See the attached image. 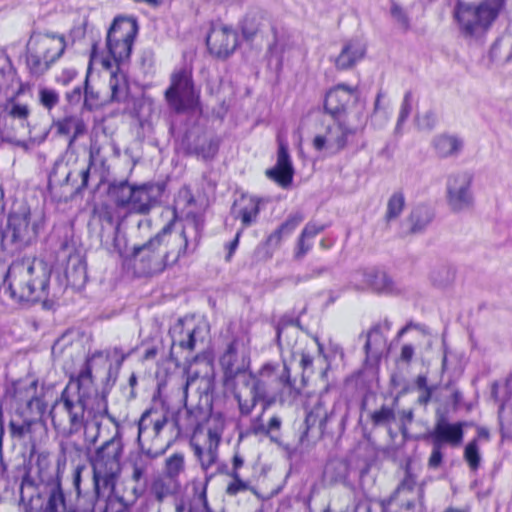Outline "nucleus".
Listing matches in <instances>:
<instances>
[{
  "label": "nucleus",
  "instance_id": "nucleus-1",
  "mask_svg": "<svg viewBox=\"0 0 512 512\" xmlns=\"http://www.w3.org/2000/svg\"><path fill=\"white\" fill-rule=\"evenodd\" d=\"M180 223L179 230L174 228L173 222H169L146 242L132 247L126 261L132 267L134 275H159L167 267L177 264L181 258L197 250L204 229L203 214L188 212Z\"/></svg>",
  "mask_w": 512,
  "mask_h": 512
},
{
  "label": "nucleus",
  "instance_id": "nucleus-2",
  "mask_svg": "<svg viewBox=\"0 0 512 512\" xmlns=\"http://www.w3.org/2000/svg\"><path fill=\"white\" fill-rule=\"evenodd\" d=\"M95 377L88 370L81 368L76 377L70 378L60 399L52 406V423L60 433L71 435L84 427L88 400L94 395L98 397L94 384Z\"/></svg>",
  "mask_w": 512,
  "mask_h": 512
},
{
  "label": "nucleus",
  "instance_id": "nucleus-3",
  "mask_svg": "<svg viewBox=\"0 0 512 512\" xmlns=\"http://www.w3.org/2000/svg\"><path fill=\"white\" fill-rule=\"evenodd\" d=\"M50 276L51 269L43 260L17 259L8 267L3 289L17 303H36L47 298Z\"/></svg>",
  "mask_w": 512,
  "mask_h": 512
},
{
  "label": "nucleus",
  "instance_id": "nucleus-4",
  "mask_svg": "<svg viewBox=\"0 0 512 512\" xmlns=\"http://www.w3.org/2000/svg\"><path fill=\"white\" fill-rule=\"evenodd\" d=\"M122 454V438L117 432L96 448L89 457L93 472L95 501L102 493L114 491L121 473Z\"/></svg>",
  "mask_w": 512,
  "mask_h": 512
},
{
  "label": "nucleus",
  "instance_id": "nucleus-5",
  "mask_svg": "<svg viewBox=\"0 0 512 512\" xmlns=\"http://www.w3.org/2000/svg\"><path fill=\"white\" fill-rule=\"evenodd\" d=\"M504 0H482L479 3L458 1L453 16L464 38H479L496 20Z\"/></svg>",
  "mask_w": 512,
  "mask_h": 512
},
{
  "label": "nucleus",
  "instance_id": "nucleus-6",
  "mask_svg": "<svg viewBox=\"0 0 512 512\" xmlns=\"http://www.w3.org/2000/svg\"><path fill=\"white\" fill-rule=\"evenodd\" d=\"M66 42L57 33L33 32L26 44V64L31 75L40 77L63 55Z\"/></svg>",
  "mask_w": 512,
  "mask_h": 512
},
{
  "label": "nucleus",
  "instance_id": "nucleus-7",
  "mask_svg": "<svg viewBox=\"0 0 512 512\" xmlns=\"http://www.w3.org/2000/svg\"><path fill=\"white\" fill-rule=\"evenodd\" d=\"M424 489L407 469L394 493L381 503L382 512H417L423 507Z\"/></svg>",
  "mask_w": 512,
  "mask_h": 512
},
{
  "label": "nucleus",
  "instance_id": "nucleus-8",
  "mask_svg": "<svg viewBox=\"0 0 512 512\" xmlns=\"http://www.w3.org/2000/svg\"><path fill=\"white\" fill-rule=\"evenodd\" d=\"M225 430V420L221 416L211 419L205 435L196 434L190 440V447L201 468L207 471L218 459V448Z\"/></svg>",
  "mask_w": 512,
  "mask_h": 512
},
{
  "label": "nucleus",
  "instance_id": "nucleus-9",
  "mask_svg": "<svg viewBox=\"0 0 512 512\" xmlns=\"http://www.w3.org/2000/svg\"><path fill=\"white\" fill-rule=\"evenodd\" d=\"M165 98L176 113H184L197 107L199 96L194 89L190 71L180 69L171 75V84L165 92Z\"/></svg>",
  "mask_w": 512,
  "mask_h": 512
},
{
  "label": "nucleus",
  "instance_id": "nucleus-10",
  "mask_svg": "<svg viewBox=\"0 0 512 512\" xmlns=\"http://www.w3.org/2000/svg\"><path fill=\"white\" fill-rule=\"evenodd\" d=\"M138 33L137 21L128 17H117L107 34V48L116 63L130 57L134 39Z\"/></svg>",
  "mask_w": 512,
  "mask_h": 512
},
{
  "label": "nucleus",
  "instance_id": "nucleus-11",
  "mask_svg": "<svg viewBox=\"0 0 512 512\" xmlns=\"http://www.w3.org/2000/svg\"><path fill=\"white\" fill-rule=\"evenodd\" d=\"M334 119L326 126L323 134L313 139V147L326 155H336L347 148L359 132L358 127L348 125L344 119Z\"/></svg>",
  "mask_w": 512,
  "mask_h": 512
},
{
  "label": "nucleus",
  "instance_id": "nucleus-12",
  "mask_svg": "<svg viewBox=\"0 0 512 512\" xmlns=\"http://www.w3.org/2000/svg\"><path fill=\"white\" fill-rule=\"evenodd\" d=\"M473 179V174L468 171L454 172L447 177L445 198L452 212L461 213L473 209L475 204Z\"/></svg>",
  "mask_w": 512,
  "mask_h": 512
},
{
  "label": "nucleus",
  "instance_id": "nucleus-13",
  "mask_svg": "<svg viewBox=\"0 0 512 512\" xmlns=\"http://www.w3.org/2000/svg\"><path fill=\"white\" fill-rule=\"evenodd\" d=\"M39 227V220L32 217L27 207H22L19 211L10 213L3 240L17 248L26 247L36 240Z\"/></svg>",
  "mask_w": 512,
  "mask_h": 512
},
{
  "label": "nucleus",
  "instance_id": "nucleus-14",
  "mask_svg": "<svg viewBox=\"0 0 512 512\" xmlns=\"http://www.w3.org/2000/svg\"><path fill=\"white\" fill-rule=\"evenodd\" d=\"M306 417L303 422L304 430L301 433L300 441L309 436L310 433L316 437H322L325 433L328 422L334 416V404H331L326 395H316L309 399L306 407Z\"/></svg>",
  "mask_w": 512,
  "mask_h": 512
},
{
  "label": "nucleus",
  "instance_id": "nucleus-15",
  "mask_svg": "<svg viewBox=\"0 0 512 512\" xmlns=\"http://www.w3.org/2000/svg\"><path fill=\"white\" fill-rule=\"evenodd\" d=\"M172 345L170 350V359L178 365L179 352L185 351L191 353L195 350L198 343H203L205 339V330L199 325H195L192 320L179 319L169 331Z\"/></svg>",
  "mask_w": 512,
  "mask_h": 512
},
{
  "label": "nucleus",
  "instance_id": "nucleus-16",
  "mask_svg": "<svg viewBox=\"0 0 512 512\" xmlns=\"http://www.w3.org/2000/svg\"><path fill=\"white\" fill-rule=\"evenodd\" d=\"M280 365L267 363L260 372L259 377L253 374L240 375L239 383L250 389V393L258 396L262 401H265L268 395V381L277 380L283 386H292L290 378V370L283 364L281 373H279Z\"/></svg>",
  "mask_w": 512,
  "mask_h": 512
},
{
  "label": "nucleus",
  "instance_id": "nucleus-17",
  "mask_svg": "<svg viewBox=\"0 0 512 512\" xmlns=\"http://www.w3.org/2000/svg\"><path fill=\"white\" fill-rule=\"evenodd\" d=\"M358 98L359 94L356 88L338 84L327 92L324 109L333 118L342 119L347 110L357 103Z\"/></svg>",
  "mask_w": 512,
  "mask_h": 512
},
{
  "label": "nucleus",
  "instance_id": "nucleus-18",
  "mask_svg": "<svg viewBox=\"0 0 512 512\" xmlns=\"http://www.w3.org/2000/svg\"><path fill=\"white\" fill-rule=\"evenodd\" d=\"M206 43L211 54L219 58H226L238 46V35L231 27L218 24L211 28Z\"/></svg>",
  "mask_w": 512,
  "mask_h": 512
},
{
  "label": "nucleus",
  "instance_id": "nucleus-19",
  "mask_svg": "<svg viewBox=\"0 0 512 512\" xmlns=\"http://www.w3.org/2000/svg\"><path fill=\"white\" fill-rule=\"evenodd\" d=\"M463 435L462 423H450L444 416H440L427 437L431 440V443L457 447L462 443Z\"/></svg>",
  "mask_w": 512,
  "mask_h": 512
},
{
  "label": "nucleus",
  "instance_id": "nucleus-20",
  "mask_svg": "<svg viewBox=\"0 0 512 512\" xmlns=\"http://www.w3.org/2000/svg\"><path fill=\"white\" fill-rule=\"evenodd\" d=\"M220 364L224 370L226 381L234 378L239 381L240 375L246 374L245 351L238 339H234L227 346L226 351L220 358Z\"/></svg>",
  "mask_w": 512,
  "mask_h": 512
},
{
  "label": "nucleus",
  "instance_id": "nucleus-21",
  "mask_svg": "<svg viewBox=\"0 0 512 512\" xmlns=\"http://www.w3.org/2000/svg\"><path fill=\"white\" fill-rule=\"evenodd\" d=\"M266 176L282 188H288L293 180L294 168L289 155L288 146L279 140L277 161L274 167L267 169Z\"/></svg>",
  "mask_w": 512,
  "mask_h": 512
},
{
  "label": "nucleus",
  "instance_id": "nucleus-22",
  "mask_svg": "<svg viewBox=\"0 0 512 512\" xmlns=\"http://www.w3.org/2000/svg\"><path fill=\"white\" fill-rule=\"evenodd\" d=\"M52 127L56 130L57 135L68 138L67 146L69 149L88 131L87 124L79 114H67L53 120Z\"/></svg>",
  "mask_w": 512,
  "mask_h": 512
},
{
  "label": "nucleus",
  "instance_id": "nucleus-23",
  "mask_svg": "<svg viewBox=\"0 0 512 512\" xmlns=\"http://www.w3.org/2000/svg\"><path fill=\"white\" fill-rule=\"evenodd\" d=\"M139 448V452L133 455L130 460L131 479L137 483L146 477L151 461L160 457L166 451V448L153 449L145 444H139Z\"/></svg>",
  "mask_w": 512,
  "mask_h": 512
},
{
  "label": "nucleus",
  "instance_id": "nucleus-24",
  "mask_svg": "<svg viewBox=\"0 0 512 512\" xmlns=\"http://www.w3.org/2000/svg\"><path fill=\"white\" fill-rule=\"evenodd\" d=\"M366 53V45L360 39L347 41L340 54L335 58V66L339 70H348L360 61Z\"/></svg>",
  "mask_w": 512,
  "mask_h": 512
},
{
  "label": "nucleus",
  "instance_id": "nucleus-25",
  "mask_svg": "<svg viewBox=\"0 0 512 512\" xmlns=\"http://www.w3.org/2000/svg\"><path fill=\"white\" fill-rule=\"evenodd\" d=\"M46 501L43 512H70L71 510H82L80 502L83 500L87 503L88 497L79 498L78 508L68 507L65 493L59 482H54L46 488Z\"/></svg>",
  "mask_w": 512,
  "mask_h": 512
},
{
  "label": "nucleus",
  "instance_id": "nucleus-26",
  "mask_svg": "<svg viewBox=\"0 0 512 512\" xmlns=\"http://www.w3.org/2000/svg\"><path fill=\"white\" fill-rule=\"evenodd\" d=\"M269 24L270 20L265 11L251 9L246 13L241 22L242 35L246 40H253Z\"/></svg>",
  "mask_w": 512,
  "mask_h": 512
},
{
  "label": "nucleus",
  "instance_id": "nucleus-27",
  "mask_svg": "<svg viewBox=\"0 0 512 512\" xmlns=\"http://www.w3.org/2000/svg\"><path fill=\"white\" fill-rule=\"evenodd\" d=\"M48 133V130H44L41 135L33 136L29 126H27V130H20L17 122H13V124H6L4 127L0 125V136L3 141L10 142L25 149L27 148V144L22 137L26 134L30 135V139L33 142L41 143L47 138Z\"/></svg>",
  "mask_w": 512,
  "mask_h": 512
},
{
  "label": "nucleus",
  "instance_id": "nucleus-28",
  "mask_svg": "<svg viewBox=\"0 0 512 512\" xmlns=\"http://www.w3.org/2000/svg\"><path fill=\"white\" fill-rule=\"evenodd\" d=\"M155 187L150 184L135 186L129 210L139 214L148 213L157 203Z\"/></svg>",
  "mask_w": 512,
  "mask_h": 512
},
{
  "label": "nucleus",
  "instance_id": "nucleus-29",
  "mask_svg": "<svg viewBox=\"0 0 512 512\" xmlns=\"http://www.w3.org/2000/svg\"><path fill=\"white\" fill-rule=\"evenodd\" d=\"M209 478L204 483H195L193 486L194 498L189 507L183 500L176 503L175 512H213L207 500V485Z\"/></svg>",
  "mask_w": 512,
  "mask_h": 512
},
{
  "label": "nucleus",
  "instance_id": "nucleus-30",
  "mask_svg": "<svg viewBox=\"0 0 512 512\" xmlns=\"http://www.w3.org/2000/svg\"><path fill=\"white\" fill-rule=\"evenodd\" d=\"M433 147L441 158L457 156L463 149V140L457 135L440 134L433 139Z\"/></svg>",
  "mask_w": 512,
  "mask_h": 512
},
{
  "label": "nucleus",
  "instance_id": "nucleus-31",
  "mask_svg": "<svg viewBox=\"0 0 512 512\" xmlns=\"http://www.w3.org/2000/svg\"><path fill=\"white\" fill-rule=\"evenodd\" d=\"M29 115L28 105L13 102L0 113V125L4 127L6 124L17 122L20 130H27Z\"/></svg>",
  "mask_w": 512,
  "mask_h": 512
},
{
  "label": "nucleus",
  "instance_id": "nucleus-32",
  "mask_svg": "<svg viewBox=\"0 0 512 512\" xmlns=\"http://www.w3.org/2000/svg\"><path fill=\"white\" fill-rule=\"evenodd\" d=\"M387 348L386 337L380 325L373 326L367 333L364 349L368 359L378 360Z\"/></svg>",
  "mask_w": 512,
  "mask_h": 512
},
{
  "label": "nucleus",
  "instance_id": "nucleus-33",
  "mask_svg": "<svg viewBox=\"0 0 512 512\" xmlns=\"http://www.w3.org/2000/svg\"><path fill=\"white\" fill-rule=\"evenodd\" d=\"M111 351L97 350L86 358L83 369L88 370L94 376L104 374L106 377L109 376L111 370Z\"/></svg>",
  "mask_w": 512,
  "mask_h": 512
},
{
  "label": "nucleus",
  "instance_id": "nucleus-34",
  "mask_svg": "<svg viewBox=\"0 0 512 512\" xmlns=\"http://www.w3.org/2000/svg\"><path fill=\"white\" fill-rule=\"evenodd\" d=\"M303 219V215L299 212L290 214L285 222H283L273 233L268 236L266 244L269 247L277 248L280 245L281 240L284 237L291 235L297 226L303 221Z\"/></svg>",
  "mask_w": 512,
  "mask_h": 512
},
{
  "label": "nucleus",
  "instance_id": "nucleus-35",
  "mask_svg": "<svg viewBox=\"0 0 512 512\" xmlns=\"http://www.w3.org/2000/svg\"><path fill=\"white\" fill-rule=\"evenodd\" d=\"M179 489L177 480L158 477L152 481L149 493L158 503H162L168 497L178 494Z\"/></svg>",
  "mask_w": 512,
  "mask_h": 512
},
{
  "label": "nucleus",
  "instance_id": "nucleus-36",
  "mask_svg": "<svg viewBox=\"0 0 512 512\" xmlns=\"http://www.w3.org/2000/svg\"><path fill=\"white\" fill-rule=\"evenodd\" d=\"M349 475V463L344 459H330L324 468V479L330 485L345 483Z\"/></svg>",
  "mask_w": 512,
  "mask_h": 512
},
{
  "label": "nucleus",
  "instance_id": "nucleus-37",
  "mask_svg": "<svg viewBox=\"0 0 512 512\" xmlns=\"http://www.w3.org/2000/svg\"><path fill=\"white\" fill-rule=\"evenodd\" d=\"M37 386L35 382L30 383L25 388V398H21L25 405L20 410L21 414L28 413L32 418L41 417L45 411V405L39 397L36 396Z\"/></svg>",
  "mask_w": 512,
  "mask_h": 512
},
{
  "label": "nucleus",
  "instance_id": "nucleus-38",
  "mask_svg": "<svg viewBox=\"0 0 512 512\" xmlns=\"http://www.w3.org/2000/svg\"><path fill=\"white\" fill-rule=\"evenodd\" d=\"M135 186L127 181L110 184L108 193L118 207L130 208Z\"/></svg>",
  "mask_w": 512,
  "mask_h": 512
},
{
  "label": "nucleus",
  "instance_id": "nucleus-39",
  "mask_svg": "<svg viewBox=\"0 0 512 512\" xmlns=\"http://www.w3.org/2000/svg\"><path fill=\"white\" fill-rule=\"evenodd\" d=\"M219 149V139L216 137H198L197 142L189 148L190 154L205 161L212 160Z\"/></svg>",
  "mask_w": 512,
  "mask_h": 512
},
{
  "label": "nucleus",
  "instance_id": "nucleus-40",
  "mask_svg": "<svg viewBox=\"0 0 512 512\" xmlns=\"http://www.w3.org/2000/svg\"><path fill=\"white\" fill-rule=\"evenodd\" d=\"M234 398L238 403V408L241 416H249L256 404L262 401L258 396L251 394L250 389L243 386L238 382L234 389Z\"/></svg>",
  "mask_w": 512,
  "mask_h": 512
},
{
  "label": "nucleus",
  "instance_id": "nucleus-41",
  "mask_svg": "<svg viewBox=\"0 0 512 512\" xmlns=\"http://www.w3.org/2000/svg\"><path fill=\"white\" fill-rule=\"evenodd\" d=\"M49 183L60 186L67 184H71L72 186L76 185L74 171L68 167V163L63 158H59L55 161L49 174Z\"/></svg>",
  "mask_w": 512,
  "mask_h": 512
},
{
  "label": "nucleus",
  "instance_id": "nucleus-42",
  "mask_svg": "<svg viewBox=\"0 0 512 512\" xmlns=\"http://www.w3.org/2000/svg\"><path fill=\"white\" fill-rule=\"evenodd\" d=\"M433 219V213L431 209L426 205H418L416 206L410 216V232L411 233H421L426 227L431 223Z\"/></svg>",
  "mask_w": 512,
  "mask_h": 512
},
{
  "label": "nucleus",
  "instance_id": "nucleus-43",
  "mask_svg": "<svg viewBox=\"0 0 512 512\" xmlns=\"http://www.w3.org/2000/svg\"><path fill=\"white\" fill-rule=\"evenodd\" d=\"M184 401L183 408L179 409L173 416V423L178 433L187 432L198 425V418L195 411L187 406Z\"/></svg>",
  "mask_w": 512,
  "mask_h": 512
},
{
  "label": "nucleus",
  "instance_id": "nucleus-44",
  "mask_svg": "<svg viewBox=\"0 0 512 512\" xmlns=\"http://www.w3.org/2000/svg\"><path fill=\"white\" fill-rule=\"evenodd\" d=\"M241 207L235 209L234 213L236 218H239L243 226H250L259 214V202L255 198H242Z\"/></svg>",
  "mask_w": 512,
  "mask_h": 512
},
{
  "label": "nucleus",
  "instance_id": "nucleus-45",
  "mask_svg": "<svg viewBox=\"0 0 512 512\" xmlns=\"http://www.w3.org/2000/svg\"><path fill=\"white\" fill-rule=\"evenodd\" d=\"M429 278L434 286L446 287L454 281L455 270L447 263H439L431 268Z\"/></svg>",
  "mask_w": 512,
  "mask_h": 512
},
{
  "label": "nucleus",
  "instance_id": "nucleus-46",
  "mask_svg": "<svg viewBox=\"0 0 512 512\" xmlns=\"http://www.w3.org/2000/svg\"><path fill=\"white\" fill-rule=\"evenodd\" d=\"M111 100L116 102L125 101L128 96V84L125 75L119 71L112 72L109 80Z\"/></svg>",
  "mask_w": 512,
  "mask_h": 512
},
{
  "label": "nucleus",
  "instance_id": "nucleus-47",
  "mask_svg": "<svg viewBox=\"0 0 512 512\" xmlns=\"http://www.w3.org/2000/svg\"><path fill=\"white\" fill-rule=\"evenodd\" d=\"M281 424H282L281 418L278 417L277 415H274L270 418L268 424L265 425V424H263L262 416L260 415L256 418L252 419L250 427L247 431V434L268 435L274 431H279L281 428Z\"/></svg>",
  "mask_w": 512,
  "mask_h": 512
},
{
  "label": "nucleus",
  "instance_id": "nucleus-48",
  "mask_svg": "<svg viewBox=\"0 0 512 512\" xmlns=\"http://www.w3.org/2000/svg\"><path fill=\"white\" fill-rule=\"evenodd\" d=\"M185 471V459L183 453L176 452L165 460L164 477L177 480L178 476Z\"/></svg>",
  "mask_w": 512,
  "mask_h": 512
},
{
  "label": "nucleus",
  "instance_id": "nucleus-49",
  "mask_svg": "<svg viewBox=\"0 0 512 512\" xmlns=\"http://www.w3.org/2000/svg\"><path fill=\"white\" fill-rule=\"evenodd\" d=\"M368 289H372L378 293H388L393 291L394 283L385 272L374 268L371 274Z\"/></svg>",
  "mask_w": 512,
  "mask_h": 512
},
{
  "label": "nucleus",
  "instance_id": "nucleus-50",
  "mask_svg": "<svg viewBox=\"0 0 512 512\" xmlns=\"http://www.w3.org/2000/svg\"><path fill=\"white\" fill-rule=\"evenodd\" d=\"M158 409L150 408L143 412L141 415L139 422H138V436H137V442L138 444H145L143 442V437L145 434H147L150 430L153 431L154 427V421L158 414Z\"/></svg>",
  "mask_w": 512,
  "mask_h": 512
},
{
  "label": "nucleus",
  "instance_id": "nucleus-51",
  "mask_svg": "<svg viewBox=\"0 0 512 512\" xmlns=\"http://www.w3.org/2000/svg\"><path fill=\"white\" fill-rule=\"evenodd\" d=\"M405 206V198L402 192H395L391 195L387 203L385 219L387 222L400 216Z\"/></svg>",
  "mask_w": 512,
  "mask_h": 512
},
{
  "label": "nucleus",
  "instance_id": "nucleus-52",
  "mask_svg": "<svg viewBox=\"0 0 512 512\" xmlns=\"http://www.w3.org/2000/svg\"><path fill=\"white\" fill-rule=\"evenodd\" d=\"M228 476L231 477V481L228 483L226 487V494L229 496H236L240 492H244L247 490L252 491L256 494L255 489L250 485L249 481L243 480L240 476V473L236 472H228Z\"/></svg>",
  "mask_w": 512,
  "mask_h": 512
},
{
  "label": "nucleus",
  "instance_id": "nucleus-53",
  "mask_svg": "<svg viewBox=\"0 0 512 512\" xmlns=\"http://www.w3.org/2000/svg\"><path fill=\"white\" fill-rule=\"evenodd\" d=\"M98 153H99V149L95 150V148L92 147L90 150V155H89V164L85 167H82L81 169H79L77 171H74V179L76 180V182L78 181V179L81 180V183L78 186H76L77 192H80L83 189L87 188L88 182H89V177H90L91 166L93 165L95 157Z\"/></svg>",
  "mask_w": 512,
  "mask_h": 512
},
{
  "label": "nucleus",
  "instance_id": "nucleus-54",
  "mask_svg": "<svg viewBox=\"0 0 512 512\" xmlns=\"http://www.w3.org/2000/svg\"><path fill=\"white\" fill-rule=\"evenodd\" d=\"M499 421L503 437H512V400L499 410Z\"/></svg>",
  "mask_w": 512,
  "mask_h": 512
},
{
  "label": "nucleus",
  "instance_id": "nucleus-55",
  "mask_svg": "<svg viewBox=\"0 0 512 512\" xmlns=\"http://www.w3.org/2000/svg\"><path fill=\"white\" fill-rule=\"evenodd\" d=\"M413 102H414V98H413L412 91H406L404 94V97H403V101L400 106L399 116H398L397 124L395 127L396 133H400L401 126L408 119V117L412 111Z\"/></svg>",
  "mask_w": 512,
  "mask_h": 512
},
{
  "label": "nucleus",
  "instance_id": "nucleus-56",
  "mask_svg": "<svg viewBox=\"0 0 512 512\" xmlns=\"http://www.w3.org/2000/svg\"><path fill=\"white\" fill-rule=\"evenodd\" d=\"M464 459L468 463L471 470L476 471L479 468L481 455L476 439L472 440L466 445L464 450Z\"/></svg>",
  "mask_w": 512,
  "mask_h": 512
},
{
  "label": "nucleus",
  "instance_id": "nucleus-57",
  "mask_svg": "<svg viewBox=\"0 0 512 512\" xmlns=\"http://www.w3.org/2000/svg\"><path fill=\"white\" fill-rule=\"evenodd\" d=\"M374 268L359 269L351 274L350 285L356 290L368 289Z\"/></svg>",
  "mask_w": 512,
  "mask_h": 512
},
{
  "label": "nucleus",
  "instance_id": "nucleus-58",
  "mask_svg": "<svg viewBox=\"0 0 512 512\" xmlns=\"http://www.w3.org/2000/svg\"><path fill=\"white\" fill-rule=\"evenodd\" d=\"M383 98V93L379 92L376 96L374 103V111L371 116V120L375 125L379 127L385 125L389 119V112L387 107L381 104V100Z\"/></svg>",
  "mask_w": 512,
  "mask_h": 512
},
{
  "label": "nucleus",
  "instance_id": "nucleus-59",
  "mask_svg": "<svg viewBox=\"0 0 512 512\" xmlns=\"http://www.w3.org/2000/svg\"><path fill=\"white\" fill-rule=\"evenodd\" d=\"M371 420L375 426L388 425L395 420V412L388 406H382L371 414Z\"/></svg>",
  "mask_w": 512,
  "mask_h": 512
},
{
  "label": "nucleus",
  "instance_id": "nucleus-60",
  "mask_svg": "<svg viewBox=\"0 0 512 512\" xmlns=\"http://www.w3.org/2000/svg\"><path fill=\"white\" fill-rule=\"evenodd\" d=\"M60 97L58 92L50 88H41L39 90L40 104L47 110H51L59 103Z\"/></svg>",
  "mask_w": 512,
  "mask_h": 512
},
{
  "label": "nucleus",
  "instance_id": "nucleus-61",
  "mask_svg": "<svg viewBox=\"0 0 512 512\" xmlns=\"http://www.w3.org/2000/svg\"><path fill=\"white\" fill-rule=\"evenodd\" d=\"M99 102V95L97 92L93 90L91 86H89L88 83V76H86L84 80V101H83V107L88 110L92 111L95 107L98 106Z\"/></svg>",
  "mask_w": 512,
  "mask_h": 512
},
{
  "label": "nucleus",
  "instance_id": "nucleus-62",
  "mask_svg": "<svg viewBox=\"0 0 512 512\" xmlns=\"http://www.w3.org/2000/svg\"><path fill=\"white\" fill-rule=\"evenodd\" d=\"M103 512H131V504L126 502L123 497H109Z\"/></svg>",
  "mask_w": 512,
  "mask_h": 512
},
{
  "label": "nucleus",
  "instance_id": "nucleus-63",
  "mask_svg": "<svg viewBox=\"0 0 512 512\" xmlns=\"http://www.w3.org/2000/svg\"><path fill=\"white\" fill-rule=\"evenodd\" d=\"M327 271H328V268L325 266L313 267L310 269L309 272L292 276L291 282L294 285H298L301 282H307L312 279L318 278Z\"/></svg>",
  "mask_w": 512,
  "mask_h": 512
},
{
  "label": "nucleus",
  "instance_id": "nucleus-64",
  "mask_svg": "<svg viewBox=\"0 0 512 512\" xmlns=\"http://www.w3.org/2000/svg\"><path fill=\"white\" fill-rule=\"evenodd\" d=\"M391 15L393 19L397 22L400 28L404 31L409 30L410 28V20L406 12L396 3H393L391 6Z\"/></svg>",
  "mask_w": 512,
  "mask_h": 512
}]
</instances>
